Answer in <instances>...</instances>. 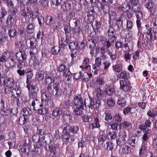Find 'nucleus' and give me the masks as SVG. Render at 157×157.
Returning a JSON list of instances; mask_svg holds the SVG:
<instances>
[{"label":"nucleus","instance_id":"nucleus-43","mask_svg":"<svg viewBox=\"0 0 157 157\" xmlns=\"http://www.w3.org/2000/svg\"><path fill=\"white\" fill-rule=\"evenodd\" d=\"M101 100H99L98 99L94 101V109H96V110L98 109L99 107L101 106Z\"/></svg>","mask_w":157,"mask_h":157},{"label":"nucleus","instance_id":"nucleus-52","mask_svg":"<svg viewBox=\"0 0 157 157\" xmlns=\"http://www.w3.org/2000/svg\"><path fill=\"white\" fill-rule=\"evenodd\" d=\"M17 67L19 68L22 69L25 66V60L17 61Z\"/></svg>","mask_w":157,"mask_h":157},{"label":"nucleus","instance_id":"nucleus-57","mask_svg":"<svg viewBox=\"0 0 157 157\" xmlns=\"http://www.w3.org/2000/svg\"><path fill=\"white\" fill-rule=\"evenodd\" d=\"M39 13L38 11H32L30 12L29 13L30 15V17L32 18V19L36 18L38 16Z\"/></svg>","mask_w":157,"mask_h":157},{"label":"nucleus","instance_id":"nucleus-22","mask_svg":"<svg viewBox=\"0 0 157 157\" xmlns=\"http://www.w3.org/2000/svg\"><path fill=\"white\" fill-rule=\"evenodd\" d=\"M61 8L63 11L69 10L71 7V4L67 2H63V4H61Z\"/></svg>","mask_w":157,"mask_h":157},{"label":"nucleus","instance_id":"nucleus-42","mask_svg":"<svg viewBox=\"0 0 157 157\" xmlns=\"http://www.w3.org/2000/svg\"><path fill=\"white\" fill-rule=\"evenodd\" d=\"M61 50L60 48L58 46L53 47L52 48L51 52L54 55H56Z\"/></svg>","mask_w":157,"mask_h":157},{"label":"nucleus","instance_id":"nucleus-14","mask_svg":"<svg viewBox=\"0 0 157 157\" xmlns=\"http://www.w3.org/2000/svg\"><path fill=\"white\" fill-rule=\"evenodd\" d=\"M143 4L148 10L150 11H152V9L154 7V3L151 1L149 0H145L143 2Z\"/></svg>","mask_w":157,"mask_h":157},{"label":"nucleus","instance_id":"nucleus-11","mask_svg":"<svg viewBox=\"0 0 157 157\" xmlns=\"http://www.w3.org/2000/svg\"><path fill=\"white\" fill-rule=\"evenodd\" d=\"M5 65L6 67H14L16 64V61L14 57L10 56L7 58L5 61Z\"/></svg>","mask_w":157,"mask_h":157},{"label":"nucleus","instance_id":"nucleus-12","mask_svg":"<svg viewBox=\"0 0 157 157\" xmlns=\"http://www.w3.org/2000/svg\"><path fill=\"white\" fill-rule=\"evenodd\" d=\"M21 94V91L18 88L13 89L12 91L11 96L16 101L18 102L19 101V97Z\"/></svg>","mask_w":157,"mask_h":157},{"label":"nucleus","instance_id":"nucleus-34","mask_svg":"<svg viewBox=\"0 0 157 157\" xmlns=\"http://www.w3.org/2000/svg\"><path fill=\"white\" fill-rule=\"evenodd\" d=\"M141 6L140 4L132 5L131 6V9L134 13L141 10Z\"/></svg>","mask_w":157,"mask_h":157},{"label":"nucleus","instance_id":"nucleus-40","mask_svg":"<svg viewBox=\"0 0 157 157\" xmlns=\"http://www.w3.org/2000/svg\"><path fill=\"white\" fill-rule=\"evenodd\" d=\"M70 127L68 124H63L61 126V128L63 130V133L67 132H68L67 130H68V131H69Z\"/></svg>","mask_w":157,"mask_h":157},{"label":"nucleus","instance_id":"nucleus-61","mask_svg":"<svg viewBox=\"0 0 157 157\" xmlns=\"http://www.w3.org/2000/svg\"><path fill=\"white\" fill-rule=\"evenodd\" d=\"M31 140L28 137L27 139L24 140L23 142V146L25 147H27V146L28 147L30 146Z\"/></svg>","mask_w":157,"mask_h":157},{"label":"nucleus","instance_id":"nucleus-29","mask_svg":"<svg viewBox=\"0 0 157 157\" xmlns=\"http://www.w3.org/2000/svg\"><path fill=\"white\" fill-rule=\"evenodd\" d=\"M35 26L33 23L29 24L26 27V31L29 33H32L34 31Z\"/></svg>","mask_w":157,"mask_h":157},{"label":"nucleus","instance_id":"nucleus-63","mask_svg":"<svg viewBox=\"0 0 157 157\" xmlns=\"http://www.w3.org/2000/svg\"><path fill=\"white\" fill-rule=\"evenodd\" d=\"M148 28V26L147 25H145L144 26L141 27V31L144 34H147L148 32V30L150 29Z\"/></svg>","mask_w":157,"mask_h":157},{"label":"nucleus","instance_id":"nucleus-2","mask_svg":"<svg viewBox=\"0 0 157 157\" xmlns=\"http://www.w3.org/2000/svg\"><path fill=\"white\" fill-rule=\"evenodd\" d=\"M86 99L83 102V99L80 95L75 96L73 100L74 104L76 108H80L81 109L84 110V106L86 107Z\"/></svg>","mask_w":157,"mask_h":157},{"label":"nucleus","instance_id":"nucleus-1","mask_svg":"<svg viewBox=\"0 0 157 157\" xmlns=\"http://www.w3.org/2000/svg\"><path fill=\"white\" fill-rule=\"evenodd\" d=\"M49 137L50 138L49 136L48 137L46 140H44L40 138V136L36 134L33 136L32 139L34 142L37 143V145H40V148L41 147H44L45 149L47 150V144L49 142Z\"/></svg>","mask_w":157,"mask_h":157},{"label":"nucleus","instance_id":"nucleus-56","mask_svg":"<svg viewBox=\"0 0 157 157\" xmlns=\"http://www.w3.org/2000/svg\"><path fill=\"white\" fill-rule=\"evenodd\" d=\"M79 127L77 126H73L70 127L69 131L73 133H76L79 130Z\"/></svg>","mask_w":157,"mask_h":157},{"label":"nucleus","instance_id":"nucleus-54","mask_svg":"<svg viewBox=\"0 0 157 157\" xmlns=\"http://www.w3.org/2000/svg\"><path fill=\"white\" fill-rule=\"evenodd\" d=\"M81 108H76V109L73 110V113L76 116H79L82 115V111L80 110Z\"/></svg>","mask_w":157,"mask_h":157},{"label":"nucleus","instance_id":"nucleus-48","mask_svg":"<svg viewBox=\"0 0 157 157\" xmlns=\"http://www.w3.org/2000/svg\"><path fill=\"white\" fill-rule=\"evenodd\" d=\"M17 34V31L14 29H11L9 30L8 34L9 36L10 37H15Z\"/></svg>","mask_w":157,"mask_h":157},{"label":"nucleus","instance_id":"nucleus-25","mask_svg":"<svg viewBox=\"0 0 157 157\" xmlns=\"http://www.w3.org/2000/svg\"><path fill=\"white\" fill-rule=\"evenodd\" d=\"M31 109L28 107L24 108L22 109L23 115L24 117H28L32 113Z\"/></svg>","mask_w":157,"mask_h":157},{"label":"nucleus","instance_id":"nucleus-45","mask_svg":"<svg viewBox=\"0 0 157 157\" xmlns=\"http://www.w3.org/2000/svg\"><path fill=\"white\" fill-rule=\"evenodd\" d=\"M64 30L66 34V37L70 36L71 29V28L68 26H65L64 27Z\"/></svg>","mask_w":157,"mask_h":157},{"label":"nucleus","instance_id":"nucleus-32","mask_svg":"<svg viewBox=\"0 0 157 157\" xmlns=\"http://www.w3.org/2000/svg\"><path fill=\"white\" fill-rule=\"evenodd\" d=\"M46 23L49 25H51L54 23L53 18L51 16H48L46 18Z\"/></svg>","mask_w":157,"mask_h":157},{"label":"nucleus","instance_id":"nucleus-21","mask_svg":"<svg viewBox=\"0 0 157 157\" xmlns=\"http://www.w3.org/2000/svg\"><path fill=\"white\" fill-rule=\"evenodd\" d=\"M101 61V58L97 57L95 59V66L93 67L94 69L95 70V71H97L99 69Z\"/></svg>","mask_w":157,"mask_h":157},{"label":"nucleus","instance_id":"nucleus-5","mask_svg":"<svg viewBox=\"0 0 157 157\" xmlns=\"http://www.w3.org/2000/svg\"><path fill=\"white\" fill-rule=\"evenodd\" d=\"M27 88L29 90V97L31 98H36L38 93L39 89L37 87L33 84L31 85V88L27 86Z\"/></svg>","mask_w":157,"mask_h":157},{"label":"nucleus","instance_id":"nucleus-62","mask_svg":"<svg viewBox=\"0 0 157 157\" xmlns=\"http://www.w3.org/2000/svg\"><path fill=\"white\" fill-rule=\"evenodd\" d=\"M27 75V77L28 79H31L33 75V73L32 71L30 69H28L26 71H25Z\"/></svg>","mask_w":157,"mask_h":157},{"label":"nucleus","instance_id":"nucleus-39","mask_svg":"<svg viewBox=\"0 0 157 157\" xmlns=\"http://www.w3.org/2000/svg\"><path fill=\"white\" fill-rule=\"evenodd\" d=\"M77 42L75 41V42H71L70 43L69 47V48L72 50V52H74V51L76 50L77 49Z\"/></svg>","mask_w":157,"mask_h":157},{"label":"nucleus","instance_id":"nucleus-20","mask_svg":"<svg viewBox=\"0 0 157 157\" xmlns=\"http://www.w3.org/2000/svg\"><path fill=\"white\" fill-rule=\"evenodd\" d=\"M115 90L114 87L112 86L107 87L105 90V94L109 96L112 95L114 94Z\"/></svg>","mask_w":157,"mask_h":157},{"label":"nucleus","instance_id":"nucleus-10","mask_svg":"<svg viewBox=\"0 0 157 157\" xmlns=\"http://www.w3.org/2000/svg\"><path fill=\"white\" fill-rule=\"evenodd\" d=\"M49 138V143L48 144V148L50 151V156L51 157H55L56 156V148L55 146L53 145L52 143V138L51 139L50 138Z\"/></svg>","mask_w":157,"mask_h":157},{"label":"nucleus","instance_id":"nucleus-50","mask_svg":"<svg viewBox=\"0 0 157 157\" xmlns=\"http://www.w3.org/2000/svg\"><path fill=\"white\" fill-rule=\"evenodd\" d=\"M37 130L36 134H38L39 136H40V138H42V140H44L45 135L44 134V131H43V130L40 129L39 128L37 129Z\"/></svg>","mask_w":157,"mask_h":157},{"label":"nucleus","instance_id":"nucleus-13","mask_svg":"<svg viewBox=\"0 0 157 157\" xmlns=\"http://www.w3.org/2000/svg\"><path fill=\"white\" fill-rule=\"evenodd\" d=\"M94 122L90 123L89 124V128L92 129H94V128H98L101 126L100 124V120L97 117H95L94 118Z\"/></svg>","mask_w":157,"mask_h":157},{"label":"nucleus","instance_id":"nucleus-64","mask_svg":"<svg viewBox=\"0 0 157 157\" xmlns=\"http://www.w3.org/2000/svg\"><path fill=\"white\" fill-rule=\"evenodd\" d=\"M40 5L43 7H46L48 6L49 0H40Z\"/></svg>","mask_w":157,"mask_h":157},{"label":"nucleus","instance_id":"nucleus-41","mask_svg":"<svg viewBox=\"0 0 157 157\" xmlns=\"http://www.w3.org/2000/svg\"><path fill=\"white\" fill-rule=\"evenodd\" d=\"M116 21L115 25L117 26V29L119 30L122 27L123 21L121 18L117 19Z\"/></svg>","mask_w":157,"mask_h":157},{"label":"nucleus","instance_id":"nucleus-23","mask_svg":"<svg viewBox=\"0 0 157 157\" xmlns=\"http://www.w3.org/2000/svg\"><path fill=\"white\" fill-rule=\"evenodd\" d=\"M29 12L30 11L28 9H27V10H23L21 11V16H23L25 18V21L28 22L29 21L30 19L29 17V18L27 19V17L29 15Z\"/></svg>","mask_w":157,"mask_h":157},{"label":"nucleus","instance_id":"nucleus-60","mask_svg":"<svg viewBox=\"0 0 157 157\" xmlns=\"http://www.w3.org/2000/svg\"><path fill=\"white\" fill-rule=\"evenodd\" d=\"M96 82L99 85H103L105 83L103 78L101 76L98 77L97 79Z\"/></svg>","mask_w":157,"mask_h":157},{"label":"nucleus","instance_id":"nucleus-58","mask_svg":"<svg viewBox=\"0 0 157 157\" xmlns=\"http://www.w3.org/2000/svg\"><path fill=\"white\" fill-rule=\"evenodd\" d=\"M108 36L111 35L116 34L115 30L112 25H110L108 31Z\"/></svg>","mask_w":157,"mask_h":157},{"label":"nucleus","instance_id":"nucleus-51","mask_svg":"<svg viewBox=\"0 0 157 157\" xmlns=\"http://www.w3.org/2000/svg\"><path fill=\"white\" fill-rule=\"evenodd\" d=\"M115 101L114 98L112 97H109L107 99V104L108 106H112L115 104Z\"/></svg>","mask_w":157,"mask_h":157},{"label":"nucleus","instance_id":"nucleus-17","mask_svg":"<svg viewBox=\"0 0 157 157\" xmlns=\"http://www.w3.org/2000/svg\"><path fill=\"white\" fill-rule=\"evenodd\" d=\"M16 21V19L14 16L9 15L8 16L6 21V24L9 25L14 24Z\"/></svg>","mask_w":157,"mask_h":157},{"label":"nucleus","instance_id":"nucleus-24","mask_svg":"<svg viewBox=\"0 0 157 157\" xmlns=\"http://www.w3.org/2000/svg\"><path fill=\"white\" fill-rule=\"evenodd\" d=\"M51 93L48 91H45L43 94H42L41 97V101L42 102L43 101H45L49 100L51 98Z\"/></svg>","mask_w":157,"mask_h":157},{"label":"nucleus","instance_id":"nucleus-28","mask_svg":"<svg viewBox=\"0 0 157 157\" xmlns=\"http://www.w3.org/2000/svg\"><path fill=\"white\" fill-rule=\"evenodd\" d=\"M138 128L142 131L144 133V134H148L150 132V130L148 128L144 127L143 124H140Z\"/></svg>","mask_w":157,"mask_h":157},{"label":"nucleus","instance_id":"nucleus-35","mask_svg":"<svg viewBox=\"0 0 157 157\" xmlns=\"http://www.w3.org/2000/svg\"><path fill=\"white\" fill-rule=\"evenodd\" d=\"M122 66L121 64L117 63L113 66V70L117 73H119L122 70Z\"/></svg>","mask_w":157,"mask_h":157},{"label":"nucleus","instance_id":"nucleus-37","mask_svg":"<svg viewBox=\"0 0 157 157\" xmlns=\"http://www.w3.org/2000/svg\"><path fill=\"white\" fill-rule=\"evenodd\" d=\"M123 152L125 154L130 153L132 151L131 148L128 146H124L122 149Z\"/></svg>","mask_w":157,"mask_h":157},{"label":"nucleus","instance_id":"nucleus-7","mask_svg":"<svg viewBox=\"0 0 157 157\" xmlns=\"http://www.w3.org/2000/svg\"><path fill=\"white\" fill-rule=\"evenodd\" d=\"M120 89L123 91H127L130 90L132 87L129 81L123 80L120 81Z\"/></svg>","mask_w":157,"mask_h":157},{"label":"nucleus","instance_id":"nucleus-31","mask_svg":"<svg viewBox=\"0 0 157 157\" xmlns=\"http://www.w3.org/2000/svg\"><path fill=\"white\" fill-rule=\"evenodd\" d=\"M63 133L62 139L63 141L65 142L67 144H68L69 142V139H70V136L68 132Z\"/></svg>","mask_w":157,"mask_h":157},{"label":"nucleus","instance_id":"nucleus-15","mask_svg":"<svg viewBox=\"0 0 157 157\" xmlns=\"http://www.w3.org/2000/svg\"><path fill=\"white\" fill-rule=\"evenodd\" d=\"M31 105L33 106V109L36 110H37L36 109H38L43 107L42 103H41L37 99H36L34 100L32 102Z\"/></svg>","mask_w":157,"mask_h":157},{"label":"nucleus","instance_id":"nucleus-47","mask_svg":"<svg viewBox=\"0 0 157 157\" xmlns=\"http://www.w3.org/2000/svg\"><path fill=\"white\" fill-rule=\"evenodd\" d=\"M8 83L6 84V86H9L10 87L13 88L14 85L15 84V82L14 80L10 77H9V79L8 80Z\"/></svg>","mask_w":157,"mask_h":157},{"label":"nucleus","instance_id":"nucleus-55","mask_svg":"<svg viewBox=\"0 0 157 157\" xmlns=\"http://www.w3.org/2000/svg\"><path fill=\"white\" fill-rule=\"evenodd\" d=\"M94 99L92 98H89V103L87 105L89 108L92 109H94Z\"/></svg>","mask_w":157,"mask_h":157},{"label":"nucleus","instance_id":"nucleus-27","mask_svg":"<svg viewBox=\"0 0 157 157\" xmlns=\"http://www.w3.org/2000/svg\"><path fill=\"white\" fill-rule=\"evenodd\" d=\"M72 103L70 100H67L65 103H61L60 106L61 108H63L64 109H66L71 106L72 105Z\"/></svg>","mask_w":157,"mask_h":157},{"label":"nucleus","instance_id":"nucleus-38","mask_svg":"<svg viewBox=\"0 0 157 157\" xmlns=\"http://www.w3.org/2000/svg\"><path fill=\"white\" fill-rule=\"evenodd\" d=\"M121 78L123 79H127L130 78L129 73L126 71H123L120 74Z\"/></svg>","mask_w":157,"mask_h":157},{"label":"nucleus","instance_id":"nucleus-44","mask_svg":"<svg viewBox=\"0 0 157 157\" xmlns=\"http://www.w3.org/2000/svg\"><path fill=\"white\" fill-rule=\"evenodd\" d=\"M118 104L121 107H124L126 105V101L123 98H119L117 101Z\"/></svg>","mask_w":157,"mask_h":157},{"label":"nucleus","instance_id":"nucleus-18","mask_svg":"<svg viewBox=\"0 0 157 157\" xmlns=\"http://www.w3.org/2000/svg\"><path fill=\"white\" fill-rule=\"evenodd\" d=\"M30 63L34 67H36L39 64V61L38 59L34 55L31 56V59L30 61Z\"/></svg>","mask_w":157,"mask_h":157},{"label":"nucleus","instance_id":"nucleus-4","mask_svg":"<svg viewBox=\"0 0 157 157\" xmlns=\"http://www.w3.org/2000/svg\"><path fill=\"white\" fill-rule=\"evenodd\" d=\"M37 44V41L36 38H33L30 39V54L31 56L35 55L38 52Z\"/></svg>","mask_w":157,"mask_h":157},{"label":"nucleus","instance_id":"nucleus-8","mask_svg":"<svg viewBox=\"0 0 157 157\" xmlns=\"http://www.w3.org/2000/svg\"><path fill=\"white\" fill-rule=\"evenodd\" d=\"M52 86L56 91L55 95V98H59L61 95L62 93L60 83L58 82H55L53 83Z\"/></svg>","mask_w":157,"mask_h":157},{"label":"nucleus","instance_id":"nucleus-3","mask_svg":"<svg viewBox=\"0 0 157 157\" xmlns=\"http://www.w3.org/2000/svg\"><path fill=\"white\" fill-rule=\"evenodd\" d=\"M22 45L21 42L20 41L16 44L15 48V50H17L18 48L19 49V51L17 52L15 55L16 59L17 61L26 60V55L25 52L21 51L20 49L21 48L20 46H21Z\"/></svg>","mask_w":157,"mask_h":157},{"label":"nucleus","instance_id":"nucleus-9","mask_svg":"<svg viewBox=\"0 0 157 157\" xmlns=\"http://www.w3.org/2000/svg\"><path fill=\"white\" fill-rule=\"evenodd\" d=\"M131 6L129 2H124L123 4L117 7V10L120 12L126 13L130 10Z\"/></svg>","mask_w":157,"mask_h":157},{"label":"nucleus","instance_id":"nucleus-6","mask_svg":"<svg viewBox=\"0 0 157 157\" xmlns=\"http://www.w3.org/2000/svg\"><path fill=\"white\" fill-rule=\"evenodd\" d=\"M126 136V134L125 132H120L119 133L118 139L117 138L116 139L117 145L121 146L125 144L126 142L125 138Z\"/></svg>","mask_w":157,"mask_h":157},{"label":"nucleus","instance_id":"nucleus-36","mask_svg":"<svg viewBox=\"0 0 157 157\" xmlns=\"http://www.w3.org/2000/svg\"><path fill=\"white\" fill-rule=\"evenodd\" d=\"M9 79V77L6 78L5 76H3L0 78V86H5L8 83V80Z\"/></svg>","mask_w":157,"mask_h":157},{"label":"nucleus","instance_id":"nucleus-19","mask_svg":"<svg viewBox=\"0 0 157 157\" xmlns=\"http://www.w3.org/2000/svg\"><path fill=\"white\" fill-rule=\"evenodd\" d=\"M95 92L96 93L97 99L99 100H101L103 95L102 90L101 89L100 87H98L95 89Z\"/></svg>","mask_w":157,"mask_h":157},{"label":"nucleus","instance_id":"nucleus-30","mask_svg":"<svg viewBox=\"0 0 157 157\" xmlns=\"http://www.w3.org/2000/svg\"><path fill=\"white\" fill-rule=\"evenodd\" d=\"M157 112L152 109H150L147 112V115L149 117L153 118L157 115Z\"/></svg>","mask_w":157,"mask_h":157},{"label":"nucleus","instance_id":"nucleus-46","mask_svg":"<svg viewBox=\"0 0 157 157\" xmlns=\"http://www.w3.org/2000/svg\"><path fill=\"white\" fill-rule=\"evenodd\" d=\"M147 147L145 144H142L141 147L140 149L139 155H143L147 150Z\"/></svg>","mask_w":157,"mask_h":157},{"label":"nucleus","instance_id":"nucleus-26","mask_svg":"<svg viewBox=\"0 0 157 157\" xmlns=\"http://www.w3.org/2000/svg\"><path fill=\"white\" fill-rule=\"evenodd\" d=\"M122 118L121 116L119 114H117L113 117V121L114 122L121 125V122L122 121Z\"/></svg>","mask_w":157,"mask_h":157},{"label":"nucleus","instance_id":"nucleus-53","mask_svg":"<svg viewBox=\"0 0 157 157\" xmlns=\"http://www.w3.org/2000/svg\"><path fill=\"white\" fill-rule=\"evenodd\" d=\"M8 36L7 35H2L0 38V44L3 45L4 43L8 41Z\"/></svg>","mask_w":157,"mask_h":157},{"label":"nucleus","instance_id":"nucleus-49","mask_svg":"<svg viewBox=\"0 0 157 157\" xmlns=\"http://www.w3.org/2000/svg\"><path fill=\"white\" fill-rule=\"evenodd\" d=\"M82 119L85 122H90L93 120L92 117L90 116L84 115L82 117Z\"/></svg>","mask_w":157,"mask_h":157},{"label":"nucleus","instance_id":"nucleus-16","mask_svg":"<svg viewBox=\"0 0 157 157\" xmlns=\"http://www.w3.org/2000/svg\"><path fill=\"white\" fill-rule=\"evenodd\" d=\"M63 108H61L59 106V108H56L53 110L52 114L55 117H58L61 115L62 113Z\"/></svg>","mask_w":157,"mask_h":157},{"label":"nucleus","instance_id":"nucleus-59","mask_svg":"<svg viewBox=\"0 0 157 157\" xmlns=\"http://www.w3.org/2000/svg\"><path fill=\"white\" fill-rule=\"evenodd\" d=\"M106 149L107 150L112 151L113 148V143L109 141L107 142L106 143Z\"/></svg>","mask_w":157,"mask_h":157},{"label":"nucleus","instance_id":"nucleus-33","mask_svg":"<svg viewBox=\"0 0 157 157\" xmlns=\"http://www.w3.org/2000/svg\"><path fill=\"white\" fill-rule=\"evenodd\" d=\"M38 111L39 114L41 115L46 114L48 111V109L46 107H41V108H39L38 109H36Z\"/></svg>","mask_w":157,"mask_h":157}]
</instances>
